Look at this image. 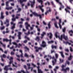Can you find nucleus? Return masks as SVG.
Instances as JSON below:
<instances>
[{
	"mask_svg": "<svg viewBox=\"0 0 73 73\" xmlns=\"http://www.w3.org/2000/svg\"><path fill=\"white\" fill-rule=\"evenodd\" d=\"M9 32V30H8V28H7L6 29V33H8Z\"/></svg>",
	"mask_w": 73,
	"mask_h": 73,
	"instance_id": "nucleus-41",
	"label": "nucleus"
},
{
	"mask_svg": "<svg viewBox=\"0 0 73 73\" xmlns=\"http://www.w3.org/2000/svg\"><path fill=\"white\" fill-rule=\"evenodd\" d=\"M55 56L56 58H55L54 56H53L52 57V63L53 65H55L56 64V62H57V59L58 57V54H55Z\"/></svg>",
	"mask_w": 73,
	"mask_h": 73,
	"instance_id": "nucleus-2",
	"label": "nucleus"
},
{
	"mask_svg": "<svg viewBox=\"0 0 73 73\" xmlns=\"http://www.w3.org/2000/svg\"><path fill=\"white\" fill-rule=\"evenodd\" d=\"M48 44H52V43H53L54 42V41L53 40H51L50 41H48Z\"/></svg>",
	"mask_w": 73,
	"mask_h": 73,
	"instance_id": "nucleus-30",
	"label": "nucleus"
},
{
	"mask_svg": "<svg viewBox=\"0 0 73 73\" xmlns=\"http://www.w3.org/2000/svg\"><path fill=\"white\" fill-rule=\"evenodd\" d=\"M14 28H15V24H14V25L11 27V29L13 30Z\"/></svg>",
	"mask_w": 73,
	"mask_h": 73,
	"instance_id": "nucleus-25",
	"label": "nucleus"
},
{
	"mask_svg": "<svg viewBox=\"0 0 73 73\" xmlns=\"http://www.w3.org/2000/svg\"><path fill=\"white\" fill-rule=\"evenodd\" d=\"M50 22H49L48 24V27L49 28H50Z\"/></svg>",
	"mask_w": 73,
	"mask_h": 73,
	"instance_id": "nucleus-39",
	"label": "nucleus"
},
{
	"mask_svg": "<svg viewBox=\"0 0 73 73\" xmlns=\"http://www.w3.org/2000/svg\"><path fill=\"white\" fill-rule=\"evenodd\" d=\"M24 56L25 57H29V56L26 53H25Z\"/></svg>",
	"mask_w": 73,
	"mask_h": 73,
	"instance_id": "nucleus-35",
	"label": "nucleus"
},
{
	"mask_svg": "<svg viewBox=\"0 0 73 73\" xmlns=\"http://www.w3.org/2000/svg\"><path fill=\"white\" fill-rule=\"evenodd\" d=\"M5 16L4 15H1V19H3L5 17Z\"/></svg>",
	"mask_w": 73,
	"mask_h": 73,
	"instance_id": "nucleus-40",
	"label": "nucleus"
},
{
	"mask_svg": "<svg viewBox=\"0 0 73 73\" xmlns=\"http://www.w3.org/2000/svg\"><path fill=\"white\" fill-rule=\"evenodd\" d=\"M46 35V33L45 32H43L42 33V34H41V38H43L44 36Z\"/></svg>",
	"mask_w": 73,
	"mask_h": 73,
	"instance_id": "nucleus-13",
	"label": "nucleus"
},
{
	"mask_svg": "<svg viewBox=\"0 0 73 73\" xmlns=\"http://www.w3.org/2000/svg\"><path fill=\"white\" fill-rule=\"evenodd\" d=\"M12 41V40H11V39H10L9 40V44L10 45H11V41Z\"/></svg>",
	"mask_w": 73,
	"mask_h": 73,
	"instance_id": "nucleus-48",
	"label": "nucleus"
},
{
	"mask_svg": "<svg viewBox=\"0 0 73 73\" xmlns=\"http://www.w3.org/2000/svg\"><path fill=\"white\" fill-rule=\"evenodd\" d=\"M30 32L29 31H28V33H25V35H29L30 34Z\"/></svg>",
	"mask_w": 73,
	"mask_h": 73,
	"instance_id": "nucleus-42",
	"label": "nucleus"
},
{
	"mask_svg": "<svg viewBox=\"0 0 73 73\" xmlns=\"http://www.w3.org/2000/svg\"><path fill=\"white\" fill-rule=\"evenodd\" d=\"M70 50L71 52H72L73 51V49H72V48L71 47H70Z\"/></svg>",
	"mask_w": 73,
	"mask_h": 73,
	"instance_id": "nucleus-64",
	"label": "nucleus"
},
{
	"mask_svg": "<svg viewBox=\"0 0 73 73\" xmlns=\"http://www.w3.org/2000/svg\"><path fill=\"white\" fill-rule=\"evenodd\" d=\"M18 11H17V13H18L19 12H21V8H19L18 9Z\"/></svg>",
	"mask_w": 73,
	"mask_h": 73,
	"instance_id": "nucleus-27",
	"label": "nucleus"
},
{
	"mask_svg": "<svg viewBox=\"0 0 73 73\" xmlns=\"http://www.w3.org/2000/svg\"><path fill=\"white\" fill-rule=\"evenodd\" d=\"M35 40H36V41L38 42H39V41L40 40V37L38 36H36V38L35 39Z\"/></svg>",
	"mask_w": 73,
	"mask_h": 73,
	"instance_id": "nucleus-15",
	"label": "nucleus"
},
{
	"mask_svg": "<svg viewBox=\"0 0 73 73\" xmlns=\"http://www.w3.org/2000/svg\"><path fill=\"white\" fill-rule=\"evenodd\" d=\"M61 19H59V24H61Z\"/></svg>",
	"mask_w": 73,
	"mask_h": 73,
	"instance_id": "nucleus-50",
	"label": "nucleus"
},
{
	"mask_svg": "<svg viewBox=\"0 0 73 73\" xmlns=\"http://www.w3.org/2000/svg\"><path fill=\"white\" fill-rule=\"evenodd\" d=\"M24 48L25 49H27V50H29V48H28L27 47L25 46L24 47Z\"/></svg>",
	"mask_w": 73,
	"mask_h": 73,
	"instance_id": "nucleus-46",
	"label": "nucleus"
},
{
	"mask_svg": "<svg viewBox=\"0 0 73 73\" xmlns=\"http://www.w3.org/2000/svg\"><path fill=\"white\" fill-rule=\"evenodd\" d=\"M25 38H27V40H28V41H30V38L29 37H27L26 36H25Z\"/></svg>",
	"mask_w": 73,
	"mask_h": 73,
	"instance_id": "nucleus-29",
	"label": "nucleus"
},
{
	"mask_svg": "<svg viewBox=\"0 0 73 73\" xmlns=\"http://www.w3.org/2000/svg\"><path fill=\"white\" fill-rule=\"evenodd\" d=\"M2 57H3V58H6V55H5L4 54H3L2 56Z\"/></svg>",
	"mask_w": 73,
	"mask_h": 73,
	"instance_id": "nucleus-45",
	"label": "nucleus"
},
{
	"mask_svg": "<svg viewBox=\"0 0 73 73\" xmlns=\"http://www.w3.org/2000/svg\"><path fill=\"white\" fill-rule=\"evenodd\" d=\"M27 42H28V41L27 40H25L23 41L24 43H26Z\"/></svg>",
	"mask_w": 73,
	"mask_h": 73,
	"instance_id": "nucleus-57",
	"label": "nucleus"
},
{
	"mask_svg": "<svg viewBox=\"0 0 73 73\" xmlns=\"http://www.w3.org/2000/svg\"><path fill=\"white\" fill-rule=\"evenodd\" d=\"M51 3L52 6H54V7H55V5H54V3H53V1H51Z\"/></svg>",
	"mask_w": 73,
	"mask_h": 73,
	"instance_id": "nucleus-43",
	"label": "nucleus"
},
{
	"mask_svg": "<svg viewBox=\"0 0 73 73\" xmlns=\"http://www.w3.org/2000/svg\"><path fill=\"white\" fill-rule=\"evenodd\" d=\"M21 72H22L23 73H29V72L28 71H27L26 72H25L24 70H21Z\"/></svg>",
	"mask_w": 73,
	"mask_h": 73,
	"instance_id": "nucleus-32",
	"label": "nucleus"
},
{
	"mask_svg": "<svg viewBox=\"0 0 73 73\" xmlns=\"http://www.w3.org/2000/svg\"><path fill=\"white\" fill-rule=\"evenodd\" d=\"M54 26L56 28H58V27L57 26V22H55L54 23Z\"/></svg>",
	"mask_w": 73,
	"mask_h": 73,
	"instance_id": "nucleus-23",
	"label": "nucleus"
},
{
	"mask_svg": "<svg viewBox=\"0 0 73 73\" xmlns=\"http://www.w3.org/2000/svg\"><path fill=\"white\" fill-rule=\"evenodd\" d=\"M43 24L44 25H46V23H45V22L44 21H43Z\"/></svg>",
	"mask_w": 73,
	"mask_h": 73,
	"instance_id": "nucleus-47",
	"label": "nucleus"
},
{
	"mask_svg": "<svg viewBox=\"0 0 73 73\" xmlns=\"http://www.w3.org/2000/svg\"><path fill=\"white\" fill-rule=\"evenodd\" d=\"M9 23V20L8 19H7L6 20V22L4 23L5 24H6L7 23Z\"/></svg>",
	"mask_w": 73,
	"mask_h": 73,
	"instance_id": "nucleus-24",
	"label": "nucleus"
},
{
	"mask_svg": "<svg viewBox=\"0 0 73 73\" xmlns=\"http://www.w3.org/2000/svg\"><path fill=\"white\" fill-rule=\"evenodd\" d=\"M13 57H10V58L9 59V60H10V61H13Z\"/></svg>",
	"mask_w": 73,
	"mask_h": 73,
	"instance_id": "nucleus-52",
	"label": "nucleus"
},
{
	"mask_svg": "<svg viewBox=\"0 0 73 73\" xmlns=\"http://www.w3.org/2000/svg\"><path fill=\"white\" fill-rule=\"evenodd\" d=\"M8 4H9V1H8L6 2V7H8V6H9Z\"/></svg>",
	"mask_w": 73,
	"mask_h": 73,
	"instance_id": "nucleus-34",
	"label": "nucleus"
},
{
	"mask_svg": "<svg viewBox=\"0 0 73 73\" xmlns=\"http://www.w3.org/2000/svg\"><path fill=\"white\" fill-rule=\"evenodd\" d=\"M37 30L38 31V32H40V29L39 28H37Z\"/></svg>",
	"mask_w": 73,
	"mask_h": 73,
	"instance_id": "nucleus-63",
	"label": "nucleus"
},
{
	"mask_svg": "<svg viewBox=\"0 0 73 73\" xmlns=\"http://www.w3.org/2000/svg\"><path fill=\"white\" fill-rule=\"evenodd\" d=\"M12 62H13V60H10V61L9 62V64H11Z\"/></svg>",
	"mask_w": 73,
	"mask_h": 73,
	"instance_id": "nucleus-56",
	"label": "nucleus"
},
{
	"mask_svg": "<svg viewBox=\"0 0 73 73\" xmlns=\"http://www.w3.org/2000/svg\"><path fill=\"white\" fill-rule=\"evenodd\" d=\"M21 15L20 13L19 14H17L16 15V16L15 17V18H13L12 19V21H15L16 19H18L19 17V16H20Z\"/></svg>",
	"mask_w": 73,
	"mask_h": 73,
	"instance_id": "nucleus-5",
	"label": "nucleus"
},
{
	"mask_svg": "<svg viewBox=\"0 0 73 73\" xmlns=\"http://www.w3.org/2000/svg\"><path fill=\"white\" fill-rule=\"evenodd\" d=\"M27 65L28 66V69H30V68H31V67H30V66H31V64H27Z\"/></svg>",
	"mask_w": 73,
	"mask_h": 73,
	"instance_id": "nucleus-37",
	"label": "nucleus"
},
{
	"mask_svg": "<svg viewBox=\"0 0 73 73\" xmlns=\"http://www.w3.org/2000/svg\"><path fill=\"white\" fill-rule=\"evenodd\" d=\"M62 30L63 32L65 33V31H66V28H65V27H64V29H62Z\"/></svg>",
	"mask_w": 73,
	"mask_h": 73,
	"instance_id": "nucleus-33",
	"label": "nucleus"
},
{
	"mask_svg": "<svg viewBox=\"0 0 73 73\" xmlns=\"http://www.w3.org/2000/svg\"><path fill=\"white\" fill-rule=\"evenodd\" d=\"M0 64L2 66H4V63H0Z\"/></svg>",
	"mask_w": 73,
	"mask_h": 73,
	"instance_id": "nucleus-55",
	"label": "nucleus"
},
{
	"mask_svg": "<svg viewBox=\"0 0 73 73\" xmlns=\"http://www.w3.org/2000/svg\"><path fill=\"white\" fill-rule=\"evenodd\" d=\"M69 1L71 4H72V1H73V0H69Z\"/></svg>",
	"mask_w": 73,
	"mask_h": 73,
	"instance_id": "nucleus-60",
	"label": "nucleus"
},
{
	"mask_svg": "<svg viewBox=\"0 0 73 73\" xmlns=\"http://www.w3.org/2000/svg\"><path fill=\"white\" fill-rule=\"evenodd\" d=\"M44 7V5H41V6L39 5L38 6V7L39 8V9L41 10L42 12H44V9H42V7Z\"/></svg>",
	"mask_w": 73,
	"mask_h": 73,
	"instance_id": "nucleus-12",
	"label": "nucleus"
},
{
	"mask_svg": "<svg viewBox=\"0 0 73 73\" xmlns=\"http://www.w3.org/2000/svg\"><path fill=\"white\" fill-rule=\"evenodd\" d=\"M59 68V67L57 66H56L55 67V68L54 69H56V71H57V69H58Z\"/></svg>",
	"mask_w": 73,
	"mask_h": 73,
	"instance_id": "nucleus-54",
	"label": "nucleus"
},
{
	"mask_svg": "<svg viewBox=\"0 0 73 73\" xmlns=\"http://www.w3.org/2000/svg\"><path fill=\"white\" fill-rule=\"evenodd\" d=\"M60 63H62L64 62V60H61V59H60Z\"/></svg>",
	"mask_w": 73,
	"mask_h": 73,
	"instance_id": "nucleus-38",
	"label": "nucleus"
},
{
	"mask_svg": "<svg viewBox=\"0 0 73 73\" xmlns=\"http://www.w3.org/2000/svg\"><path fill=\"white\" fill-rule=\"evenodd\" d=\"M49 35H50V39H51L52 38V34L51 33H47V35L48 36H49Z\"/></svg>",
	"mask_w": 73,
	"mask_h": 73,
	"instance_id": "nucleus-18",
	"label": "nucleus"
},
{
	"mask_svg": "<svg viewBox=\"0 0 73 73\" xmlns=\"http://www.w3.org/2000/svg\"><path fill=\"white\" fill-rule=\"evenodd\" d=\"M42 48L38 47V48L36 50H35V52H38L39 50H42Z\"/></svg>",
	"mask_w": 73,
	"mask_h": 73,
	"instance_id": "nucleus-17",
	"label": "nucleus"
},
{
	"mask_svg": "<svg viewBox=\"0 0 73 73\" xmlns=\"http://www.w3.org/2000/svg\"><path fill=\"white\" fill-rule=\"evenodd\" d=\"M48 8L49 10L47 11V12H48V13H49V12H51L52 11V10L51 9L50 7H47V9H48Z\"/></svg>",
	"mask_w": 73,
	"mask_h": 73,
	"instance_id": "nucleus-20",
	"label": "nucleus"
},
{
	"mask_svg": "<svg viewBox=\"0 0 73 73\" xmlns=\"http://www.w3.org/2000/svg\"><path fill=\"white\" fill-rule=\"evenodd\" d=\"M21 33L20 32H19L18 35V36H21Z\"/></svg>",
	"mask_w": 73,
	"mask_h": 73,
	"instance_id": "nucleus-59",
	"label": "nucleus"
},
{
	"mask_svg": "<svg viewBox=\"0 0 73 73\" xmlns=\"http://www.w3.org/2000/svg\"><path fill=\"white\" fill-rule=\"evenodd\" d=\"M47 4H48V5H50V3L49 2H47L46 3H45V5H47Z\"/></svg>",
	"mask_w": 73,
	"mask_h": 73,
	"instance_id": "nucleus-36",
	"label": "nucleus"
},
{
	"mask_svg": "<svg viewBox=\"0 0 73 73\" xmlns=\"http://www.w3.org/2000/svg\"><path fill=\"white\" fill-rule=\"evenodd\" d=\"M9 40L7 38H3V42H4V41H6V42H8V41H9Z\"/></svg>",
	"mask_w": 73,
	"mask_h": 73,
	"instance_id": "nucleus-21",
	"label": "nucleus"
},
{
	"mask_svg": "<svg viewBox=\"0 0 73 73\" xmlns=\"http://www.w3.org/2000/svg\"><path fill=\"white\" fill-rule=\"evenodd\" d=\"M13 44L14 45H15V48H17V46H18V45L15 42H13Z\"/></svg>",
	"mask_w": 73,
	"mask_h": 73,
	"instance_id": "nucleus-26",
	"label": "nucleus"
},
{
	"mask_svg": "<svg viewBox=\"0 0 73 73\" xmlns=\"http://www.w3.org/2000/svg\"><path fill=\"white\" fill-rule=\"evenodd\" d=\"M41 47H43V48H45L46 46V43L45 41H42V44L41 45Z\"/></svg>",
	"mask_w": 73,
	"mask_h": 73,
	"instance_id": "nucleus-10",
	"label": "nucleus"
},
{
	"mask_svg": "<svg viewBox=\"0 0 73 73\" xmlns=\"http://www.w3.org/2000/svg\"><path fill=\"white\" fill-rule=\"evenodd\" d=\"M57 2V3H59V4H60V7L59 8L60 10H61V8H64V6L62 5V3L61 2H60L59 1V0H55Z\"/></svg>",
	"mask_w": 73,
	"mask_h": 73,
	"instance_id": "nucleus-7",
	"label": "nucleus"
},
{
	"mask_svg": "<svg viewBox=\"0 0 73 73\" xmlns=\"http://www.w3.org/2000/svg\"><path fill=\"white\" fill-rule=\"evenodd\" d=\"M69 64H70V63H69V62L68 60L66 61V62L65 63V64H68V65H69Z\"/></svg>",
	"mask_w": 73,
	"mask_h": 73,
	"instance_id": "nucleus-31",
	"label": "nucleus"
},
{
	"mask_svg": "<svg viewBox=\"0 0 73 73\" xmlns=\"http://www.w3.org/2000/svg\"><path fill=\"white\" fill-rule=\"evenodd\" d=\"M72 56L71 55H70L69 58H68V60H71L72 59Z\"/></svg>",
	"mask_w": 73,
	"mask_h": 73,
	"instance_id": "nucleus-28",
	"label": "nucleus"
},
{
	"mask_svg": "<svg viewBox=\"0 0 73 73\" xmlns=\"http://www.w3.org/2000/svg\"><path fill=\"white\" fill-rule=\"evenodd\" d=\"M5 13H6V15L7 16H8V15H9L8 12V11H6Z\"/></svg>",
	"mask_w": 73,
	"mask_h": 73,
	"instance_id": "nucleus-61",
	"label": "nucleus"
},
{
	"mask_svg": "<svg viewBox=\"0 0 73 73\" xmlns=\"http://www.w3.org/2000/svg\"><path fill=\"white\" fill-rule=\"evenodd\" d=\"M27 1V0H19L18 1L19 2H20V4L21 5L22 7H23L24 6V4H22L23 2H26Z\"/></svg>",
	"mask_w": 73,
	"mask_h": 73,
	"instance_id": "nucleus-8",
	"label": "nucleus"
},
{
	"mask_svg": "<svg viewBox=\"0 0 73 73\" xmlns=\"http://www.w3.org/2000/svg\"><path fill=\"white\" fill-rule=\"evenodd\" d=\"M37 65H38V66L37 67V68L38 69V73H42L43 72L41 71V70L40 69V63H37Z\"/></svg>",
	"mask_w": 73,
	"mask_h": 73,
	"instance_id": "nucleus-6",
	"label": "nucleus"
},
{
	"mask_svg": "<svg viewBox=\"0 0 73 73\" xmlns=\"http://www.w3.org/2000/svg\"><path fill=\"white\" fill-rule=\"evenodd\" d=\"M37 1H38L39 3H40L41 5H42V3H43V1L42 0H37Z\"/></svg>",
	"mask_w": 73,
	"mask_h": 73,
	"instance_id": "nucleus-16",
	"label": "nucleus"
},
{
	"mask_svg": "<svg viewBox=\"0 0 73 73\" xmlns=\"http://www.w3.org/2000/svg\"><path fill=\"white\" fill-rule=\"evenodd\" d=\"M30 19H29V17H27V18L26 19V21H29V20H30Z\"/></svg>",
	"mask_w": 73,
	"mask_h": 73,
	"instance_id": "nucleus-58",
	"label": "nucleus"
},
{
	"mask_svg": "<svg viewBox=\"0 0 73 73\" xmlns=\"http://www.w3.org/2000/svg\"><path fill=\"white\" fill-rule=\"evenodd\" d=\"M65 52H69V49H66L65 50Z\"/></svg>",
	"mask_w": 73,
	"mask_h": 73,
	"instance_id": "nucleus-51",
	"label": "nucleus"
},
{
	"mask_svg": "<svg viewBox=\"0 0 73 73\" xmlns=\"http://www.w3.org/2000/svg\"><path fill=\"white\" fill-rule=\"evenodd\" d=\"M68 42H65L64 41H63V43L65 44H66V45L68 44Z\"/></svg>",
	"mask_w": 73,
	"mask_h": 73,
	"instance_id": "nucleus-44",
	"label": "nucleus"
},
{
	"mask_svg": "<svg viewBox=\"0 0 73 73\" xmlns=\"http://www.w3.org/2000/svg\"><path fill=\"white\" fill-rule=\"evenodd\" d=\"M51 47L52 48V49H54V48L55 49H57V46H53V45H52L51 46Z\"/></svg>",
	"mask_w": 73,
	"mask_h": 73,
	"instance_id": "nucleus-22",
	"label": "nucleus"
},
{
	"mask_svg": "<svg viewBox=\"0 0 73 73\" xmlns=\"http://www.w3.org/2000/svg\"><path fill=\"white\" fill-rule=\"evenodd\" d=\"M69 33L70 34V33H72L73 34V31H72V30H71L70 31H69Z\"/></svg>",
	"mask_w": 73,
	"mask_h": 73,
	"instance_id": "nucleus-53",
	"label": "nucleus"
},
{
	"mask_svg": "<svg viewBox=\"0 0 73 73\" xmlns=\"http://www.w3.org/2000/svg\"><path fill=\"white\" fill-rule=\"evenodd\" d=\"M30 2L31 3V6L32 8H33L35 5V4L36 3L35 0H33V1H30Z\"/></svg>",
	"mask_w": 73,
	"mask_h": 73,
	"instance_id": "nucleus-9",
	"label": "nucleus"
},
{
	"mask_svg": "<svg viewBox=\"0 0 73 73\" xmlns=\"http://www.w3.org/2000/svg\"><path fill=\"white\" fill-rule=\"evenodd\" d=\"M58 33L56 32L55 33V36L56 38H57V37H58L59 38V39L61 40V41H62V38H64L65 40H68V36H65V35L63 34L61 36V37H60V36H58L57 35V34Z\"/></svg>",
	"mask_w": 73,
	"mask_h": 73,
	"instance_id": "nucleus-1",
	"label": "nucleus"
},
{
	"mask_svg": "<svg viewBox=\"0 0 73 73\" xmlns=\"http://www.w3.org/2000/svg\"><path fill=\"white\" fill-rule=\"evenodd\" d=\"M53 52L54 53H56V52L54 51V50L51 51V53H53Z\"/></svg>",
	"mask_w": 73,
	"mask_h": 73,
	"instance_id": "nucleus-62",
	"label": "nucleus"
},
{
	"mask_svg": "<svg viewBox=\"0 0 73 73\" xmlns=\"http://www.w3.org/2000/svg\"><path fill=\"white\" fill-rule=\"evenodd\" d=\"M4 70H6V71H7L8 70V66H5L4 68Z\"/></svg>",
	"mask_w": 73,
	"mask_h": 73,
	"instance_id": "nucleus-19",
	"label": "nucleus"
},
{
	"mask_svg": "<svg viewBox=\"0 0 73 73\" xmlns=\"http://www.w3.org/2000/svg\"><path fill=\"white\" fill-rule=\"evenodd\" d=\"M4 28H5V27L4 26H3V27H1V30H3V29H4Z\"/></svg>",
	"mask_w": 73,
	"mask_h": 73,
	"instance_id": "nucleus-49",
	"label": "nucleus"
},
{
	"mask_svg": "<svg viewBox=\"0 0 73 73\" xmlns=\"http://www.w3.org/2000/svg\"><path fill=\"white\" fill-rule=\"evenodd\" d=\"M30 12L33 13V14L35 16H36L37 17L39 16V19H41L42 18L41 16L40 15L38 14L37 13H36L35 12H33L31 10H30Z\"/></svg>",
	"mask_w": 73,
	"mask_h": 73,
	"instance_id": "nucleus-4",
	"label": "nucleus"
},
{
	"mask_svg": "<svg viewBox=\"0 0 73 73\" xmlns=\"http://www.w3.org/2000/svg\"><path fill=\"white\" fill-rule=\"evenodd\" d=\"M67 9H69V10H70V9H71L70 7L68 6H67L66 7V9H65V11H66V13H67V12H68L69 13H70V11H69V10H68Z\"/></svg>",
	"mask_w": 73,
	"mask_h": 73,
	"instance_id": "nucleus-11",
	"label": "nucleus"
},
{
	"mask_svg": "<svg viewBox=\"0 0 73 73\" xmlns=\"http://www.w3.org/2000/svg\"><path fill=\"white\" fill-rule=\"evenodd\" d=\"M59 53H60V54L61 56H62V58H64V54H63V52H59Z\"/></svg>",
	"mask_w": 73,
	"mask_h": 73,
	"instance_id": "nucleus-14",
	"label": "nucleus"
},
{
	"mask_svg": "<svg viewBox=\"0 0 73 73\" xmlns=\"http://www.w3.org/2000/svg\"><path fill=\"white\" fill-rule=\"evenodd\" d=\"M61 67L62 68L61 70L62 71H63L64 72H66V70L69 71V68L68 67L66 68L65 69H64V68H65V67H66V65H65L64 64H62Z\"/></svg>",
	"mask_w": 73,
	"mask_h": 73,
	"instance_id": "nucleus-3",
	"label": "nucleus"
}]
</instances>
